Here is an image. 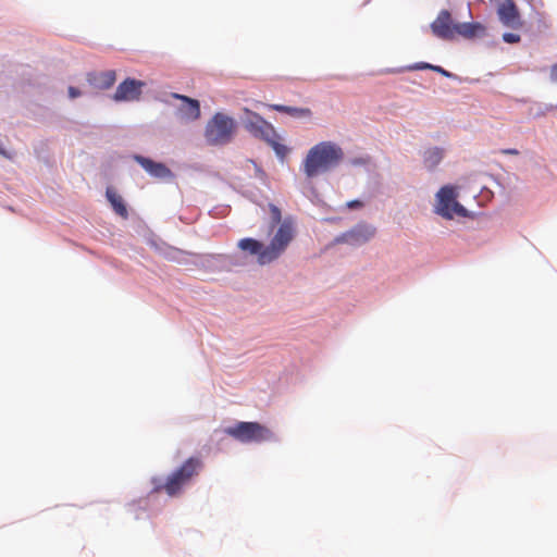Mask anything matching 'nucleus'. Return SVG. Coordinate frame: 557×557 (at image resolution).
Instances as JSON below:
<instances>
[{
  "label": "nucleus",
  "mask_w": 557,
  "mask_h": 557,
  "mask_svg": "<svg viewBox=\"0 0 557 557\" xmlns=\"http://www.w3.org/2000/svg\"><path fill=\"white\" fill-rule=\"evenodd\" d=\"M237 131L236 121L222 112H216L207 123L205 138L209 145L224 146L230 144Z\"/></svg>",
  "instance_id": "nucleus-5"
},
{
  "label": "nucleus",
  "mask_w": 557,
  "mask_h": 557,
  "mask_svg": "<svg viewBox=\"0 0 557 557\" xmlns=\"http://www.w3.org/2000/svg\"><path fill=\"white\" fill-rule=\"evenodd\" d=\"M408 69L409 70H425V69L431 70L432 69V64L421 62V63H417V64H414L412 66H409Z\"/></svg>",
  "instance_id": "nucleus-21"
},
{
  "label": "nucleus",
  "mask_w": 557,
  "mask_h": 557,
  "mask_svg": "<svg viewBox=\"0 0 557 557\" xmlns=\"http://www.w3.org/2000/svg\"><path fill=\"white\" fill-rule=\"evenodd\" d=\"M435 212L444 219L451 220L455 215L468 216L467 209L457 201L456 188L446 185L436 194Z\"/></svg>",
  "instance_id": "nucleus-7"
},
{
  "label": "nucleus",
  "mask_w": 557,
  "mask_h": 557,
  "mask_svg": "<svg viewBox=\"0 0 557 557\" xmlns=\"http://www.w3.org/2000/svg\"><path fill=\"white\" fill-rule=\"evenodd\" d=\"M502 152L505 154H513V156L519 153V151L517 149H505Z\"/></svg>",
  "instance_id": "nucleus-25"
},
{
  "label": "nucleus",
  "mask_w": 557,
  "mask_h": 557,
  "mask_svg": "<svg viewBox=\"0 0 557 557\" xmlns=\"http://www.w3.org/2000/svg\"><path fill=\"white\" fill-rule=\"evenodd\" d=\"M146 83L135 78H126L119 84L113 95V100L116 102L121 101H137L140 99L143 88Z\"/></svg>",
  "instance_id": "nucleus-8"
},
{
  "label": "nucleus",
  "mask_w": 557,
  "mask_h": 557,
  "mask_svg": "<svg viewBox=\"0 0 557 557\" xmlns=\"http://www.w3.org/2000/svg\"><path fill=\"white\" fill-rule=\"evenodd\" d=\"M224 433L240 443H262L274 440V433L258 422H238L226 428Z\"/></svg>",
  "instance_id": "nucleus-6"
},
{
  "label": "nucleus",
  "mask_w": 557,
  "mask_h": 557,
  "mask_svg": "<svg viewBox=\"0 0 557 557\" xmlns=\"http://www.w3.org/2000/svg\"><path fill=\"white\" fill-rule=\"evenodd\" d=\"M270 215H271V226L274 227L276 224H282V212L278 207L273 203L269 205Z\"/></svg>",
  "instance_id": "nucleus-19"
},
{
  "label": "nucleus",
  "mask_w": 557,
  "mask_h": 557,
  "mask_svg": "<svg viewBox=\"0 0 557 557\" xmlns=\"http://www.w3.org/2000/svg\"><path fill=\"white\" fill-rule=\"evenodd\" d=\"M88 81L91 85L99 89H109L116 81V73L113 70L94 73L88 75Z\"/></svg>",
  "instance_id": "nucleus-13"
},
{
  "label": "nucleus",
  "mask_w": 557,
  "mask_h": 557,
  "mask_svg": "<svg viewBox=\"0 0 557 557\" xmlns=\"http://www.w3.org/2000/svg\"><path fill=\"white\" fill-rule=\"evenodd\" d=\"M520 35L513 33H505L503 35V40L507 44H517L520 41Z\"/></svg>",
  "instance_id": "nucleus-20"
},
{
  "label": "nucleus",
  "mask_w": 557,
  "mask_h": 557,
  "mask_svg": "<svg viewBox=\"0 0 557 557\" xmlns=\"http://www.w3.org/2000/svg\"><path fill=\"white\" fill-rule=\"evenodd\" d=\"M497 15L502 24L506 27L518 29L523 25L519 9L513 0H504L498 5Z\"/></svg>",
  "instance_id": "nucleus-11"
},
{
  "label": "nucleus",
  "mask_w": 557,
  "mask_h": 557,
  "mask_svg": "<svg viewBox=\"0 0 557 557\" xmlns=\"http://www.w3.org/2000/svg\"><path fill=\"white\" fill-rule=\"evenodd\" d=\"M344 158L343 149L332 141H321L309 149L302 170L308 178L335 168Z\"/></svg>",
  "instance_id": "nucleus-2"
},
{
  "label": "nucleus",
  "mask_w": 557,
  "mask_h": 557,
  "mask_svg": "<svg viewBox=\"0 0 557 557\" xmlns=\"http://www.w3.org/2000/svg\"><path fill=\"white\" fill-rule=\"evenodd\" d=\"M444 157L443 149L438 147L429 148L424 151L423 163L429 170L435 169Z\"/></svg>",
  "instance_id": "nucleus-18"
},
{
  "label": "nucleus",
  "mask_w": 557,
  "mask_h": 557,
  "mask_svg": "<svg viewBox=\"0 0 557 557\" xmlns=\"http://www.w3.org/2000/svg\"><path fill=\"white\" fill-rule=\"evenodd\" d=\"M456 24L453 22L451 14L447 10H442L437 17L431 24L434 36L443 40H453L456 38Z\"/></svg>",
  "instance_id": "nucleus-9"
},
{
  "label": "nucleus",
  "mask_w": 557,
  "mask_h": 557,
  "mask_svg": "<svg viewBox=\"0 0 557 557\" xmlns=\"http://www.w3.org/2000/svg\"><path fill=\"white\" fill-rule=\"evenodd\" d=\"M173 97L186 102V107L182 108L181 111L184 116L188 120H197L200 116V104L198 100L188 98L183 95L173 94Z\"/></svg>",
  "instance_id": "nucleus-15"
},
{
  "label": "nucleus",
  "mask_w": 557,
  "mask_h": 557,
  "mask_svg": "<svg viewBox=\"0 0 557 557\" xmlns=\"http://www.w3.org/2000/svg\"><path fill=\"white\" fill-rule=\"evenodd\" d=\"M456 35L471 39L485 34V27L480 23H457Z\"/></svg>",
  "instance_id": "nucleus-14"
},
{
  "label": "nucleus",
  "mask_w": 557,
  "mask_h": 557,
  "mask_svg": "<svg viewBox=\"0 0 557 557\" xmlns=\"http://www.w3.org/2000/svg\"><path fill=\"white\" fill-rule=\"evenodd\" d=\"M271 110L288 114L293 117H310L312 112L309 108H297L283 104H268Z\"/></svg>",
  "instance_id": "nucleus-17"
},
{
  "label": "nucleus",
  "mask_w": 557,
  "mask_h": 557,
  "mask_svg": "<svg viewBox=\"0 0 557 557\" xmlns=\"http://www.w3.org/2000/svg\"><path fill=\"white\" fill-rule=\"evenodd\" d=\"M135 161L140 164L151 176L157 178L172 177V171L163 163L156 162L143 156H135Z\"/></svg>",
  "instance_id": "nucleus-12"
},
{
  "label": "nucleus",
  "mask_w": 557,
  "mask_h": 557,
  "mask_svg": "<svg viewBox=\"0 0 557 557\" xmlns=\"http://www.w3.org/2000/svg\"><path fill=\"white\" fill-rule=\"evenodd\" d=\"M296 236V228L293 219L286 218L278 225L269 245L264 246L261 242L253 238H243L238 242V248L257 256L260 265L269 264L277 260L287 249Z\"/></svg>",
  "instance_id": "nucleus-1"
},
{
  "label": "nucleus",
  "mask_w": 557,
  "mask_h": 557,
  "mask_svg": "<svg viewBox=\"0 0 557 557\" xmlns=\"http://www.w3.org/2000/svg\"><path fill=\"white\" fill-rule=\"evenodd\" d=\"M106 196L116 214L122 218H127L128 212L121 195H119L112 187H108Z\"/></svg>",
  "instance_id": "nucleus-16"
},
{
  "label": "nucleus",
  "mask_w": 557,
  "mask_h": 557,
  "mask_svg": "<svg viewBox=\"0 0 557 557\" xmlns=\"http://www.w3.org/2000/svg\"><path fill=\"white\" fill-rule=\"evenodd\" d=\"M348 206H349L350 208H355V207L360 206V202H359V201H357V200H356V201H351V202H349V203H348Z\"/></svg>",
  "instance_id": "nucleus-27"
},
{
  "label": "nucleus",
  "mask_w": 557,
  "mask_h": 557,
  "mask_svg": "<svg viewBox=\"0 0 557 557\" xmlns=\"http://www.w3.org/2000/svg\"><path fill=\"white\" fill-rule=\"evenodd\" d=\"M245 129L255 138L263 140L275 151L276 156L284 159L289 149L280 141V136L274 126L260 114L245 108L242 119Z\"/></svg>",
  "instance_id": "nucleus-3"
},
{
  "label": "nucleus",
  "mask_w": 557,
  "mask_h": 557,
  "mask_svg": "<svg viewBox=\"0 0 557 557\" xmlns=\"http://www.w3.org/2000/svg\"><path fill=\"white\" fill-rule=\"evenodd\" d=\"M69 96L72 99H74V98L81 96V91L77 88L71 86V87H69Z\"/></svg>",
  "instance_id": "nucleus-23"
},
{
  "label": "nucleus",
  "mask_w": 557,
  "mask_h": 557,
  "mask_svg": "<svg viewBox=\"0 0 557 557\" xmlns=\"http://www.w3.org/2000/svg\"><path fill=\"white\" fill-rule=\"evenodd\" d=\"M375 227L368 224H358L350 231L337 238L339 243H346L352 246H360L368 243L375 235Z\"/></svg>",
  "instance_id": "nucleus-10"
},
{
  "label": "nucleus",
  "mask_w": 557,
  "mask_h": 557,
  "mask_svg": "<svg viewBox=\"0 0 557 557\" xmlns=\"http://www.w3.org/2000/svg\"><path fill=\"white\" fill-rule=\"evenodd\" d=\"M550 78L553 82H557V63L550 69Z\"/></svg>",
  "instance_id": "nucleus-24"
},
{
  "label": "nucleus",
  "mask_w": 557,
  "mask_h": 557,
  "mask_svg": "<svg viewBox=\"0 0 557 557\" xmlns=\"http://www.w3.org/2000/svg\"><path fill=\"white\" fill-rule=\"evenodd\" d=\"M368 161H369L368 159H355V160H352V164H356V165H358V164H367Z\"/></svg>",
  "instance_id": "nucleus-26"
},
{
  "label": "nucleus",
  "mask_w": 557,
  "mask_h": 557,
  "mask_svg": "<svg viewBox=\"0 0 557 557\" xmlns=\"http://www.w3.org/2000/svg\"><path fill=\"white\" fill-rule=\"evenodd\" d=\"M431 70H433V71H435V72H438V73H441V74H442V75H444V76H447V77H448V76H450V73H449V72H447L446 70H444L443 67H441V66H438V65H432V69H431Z\"/></svg>",
  "instance_id": "nucleus-22"
},
{
  "label": "nucleus",
  "mask_w": 557,
  "mask_h": 557,
  "mask_svg": "<svg viewBox=\"0 0 557 557\" xmlns=\"http://www.w3.org/2000/svg\"><path fill=\"white\" fill-rule=\"evenodd\" d=\"M202 468L203 462L199 457H190L168 476L163 485L156 487V491H164L169 496H176L199 474Z\"/></svg>",
  "instance_id": "nucleus-4"
}]
</instances>
